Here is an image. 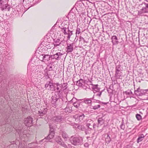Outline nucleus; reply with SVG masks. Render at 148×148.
I'll use <instances>...</instances> for the list:
<instances>
[{
  "instance_id": "423d86ee",
  "label": "nucleus",
  "mask_w": 148,
  "mask_h": 148,
  "mask_svg": "<svg viewBox=\"0 0 148 148\" xmlns=\"http://www.w3.org/2000/svg\"><path fill=\"white\" fill-rule=\"evenodd\" d=\"M147 89L143 90L140 89V87L137 88L136 90H134V93L137 96H142L147 95L148 94Z\"/></svg>"
},
{
  "instance_id": "3c124183",
  "label": "nucleus",
  "mask_w": 148,
  "mask_h": 148,
  "mask_svg": "<svg viewBox=\"0 0 148 148\" xmlns=\"http://www.w3.org/2000/svg\"><path fill=\"white\" fill-rule=\"evenodd\" d=\"M59 52H58L57 51V52L56 51H55L54 50H53V51H51V55H55V54H56V53H57Z\"/></svg>"
},
{
  "instance_id": "9d476101",
  "label": "nucleus",
  "mask_w": 148,
  "mask_h": 148,
  "mask_svg": "<svg viewBox=\"0 0 148 148\" xmlns=\"http://www.w3.org/2000/svg\"><path fill=\"white\" fill-rule=\"evenodd\" d=\"M32 118L30 116H28L25 119L24 123L26 126L30 127L32 125Z\"/></svg>"
},
{
  "instance_id": "052dcab7",
  "label": "nucleus",
  "mask_w": 148,
  "mask_h": 148,
  "mask_svg": "<svg viewBox=\"0 0 148 148\" xmlns=\"http://www.w3.org/2000/svg\"><path fill=\"white\" fill-rule=\"evenodd\" d=\"M34 0H28V3H29V2H30V3L32 2V3L33 2V1H34Z\"/></svg>"
},
{
  "instance_id": "4be33fe9",
  "label": "nucleus",
  "mask_w": 148,
  "mask_h": 148,
  "mask_svg": "<svg viewBox=\"0 0 148 148\" xmlns=\"http://www.w3.org/2000/svg\"><path fill=\"white\" fill-rule=\"evenodd\" d=\"M44 56V60H43V62H45L46 61H48L51 58V55L48 54H43Z\"/></svg>"
},
{
  "instance_id": "7ed1b4c3",
  "label": "nucleus",
  "mask_w": 148,
  "mask_h": 148,
  "mask_svg": "<svg viewBox=\"0 0 148 148\" xmlns=\"http://www.w3.org/2000/svg\"><path fill=\"white\" fill-rule=\"evenodd\" d=\"M64 84V83L62 84H59L58 83H55L54 89L53 91L57 93L58 97L60 98H61L63 96V93L62 90Z\"/></svg>"
},
{
  "instance_id": "58836bf2",
  "label": "nucleus",
  "mask_w": 148,
  "mask_h": 148,
  "mask_svg": "<svg viewBox=\"0 0 148 148\" xmlns=\"http://www.w3.org/2000/svg\"><path fill=\"white\" fill-rule=\"evenodd\" d=\"M85 117V116L84 115V114H82L81 115H80L78 116V119H79V120L81 121L82 120L84 119Z\"/></svg>"
},
{
  "instance_id": "c9c22d12",
  "label": "nucleus",
  "mask_w": 148,
  "mask_h": 148,
  "mask_svg": "<svg viewBox=\"0 0 148 148\" xmlns=\"http://www.w3.org/2000/svg\"><path fill=\"white\" fill-rule=\"evenodd\" d=\"M120 127L121 129L123 130H124L125 128V123L123 119H122L121 124L120 125Z\"/></svg>"
},
{
  "instance_id": "412c9836",
  "label": "nucleus",
  "mask_w": 148,
  "mask_h": 148,
  "mask_svg": "<svg viewBox=\"0 0 148 148\" xmlns=\"http://www.w3.org/2000/svg\"><path fill=\"white\" fill-rule=\"evenodd\" d=\"M62 42V41H60V39L58 38L54 39L53 44L54 47L59 46Z\"/></svg>"
},
{
  "instance_id": "4468645a",
  "label": "nucleus",
  "mask_w": 148,
  "mask_h": 148,
  "mask_svg": "<svg viewBox=\"0 0 148 148\" xmlns=\"http://www.w3.org/2000/svg\"><path fill=\"white\" fill-rule=\"evenodd\" d=\"M68 83H65L64 84L62 88V91L63 92L64 94L66 96L69 92V89L68 88Z\"/></svg>"
},
{
  "instance_id": "09e8293b",
  "label": "nucleus",
  "mask_w": 148,
  "mask_h": 148,
  "mask_svg": "<svg viewBox=\"0 0 148 148\" xmlns=\"http://www.w3.org/2000/svg\"><path fill=\"white\" fill-rule=\"evenodd\" d=\"M62 136L64 138H67L68 137V135L65 133H63L62 134Z\"/></svg>"
},
{
  "instance_id": "a211bd4d",
  "label": "nucleus",
  "mask_w": 148,
  "mask_h": 148,
  "mask_svg": "<svg viewBox=\"0 0 148 148\" xmlns=\"http://www.w3.org/2000/svg\"><path fill=\"white\" fill-rule=\"evenodd\" d=\"M59 27L61 29V31L63 33L69 28V26L64 23H62L61 26H59Z\"/></svg>"
},
{
  "instance_id": "393cba45",
  "label": "nucleus",
  "mask_w": 148,
  "mask_h": 148,
  "mask_svg": "<svg viewBox=\"0 0 148 148\" xmlns=\"http://www.w3.org/2000/svg\"><path fill=\"white\" fill-rule=\"evenodd\" d=\"M97 121V127H99L104 123L105 121L102 118L100 117L98 119Z\"/></svg>"
},
{
  "instance_id": "e2e57ef3",
  "label": "nucleus",
  "mask_w": 148,
  "mask_h": 148,
  "mask_svg": "<svg viewBox=\"0 0 148 148\" xmlns=\"http://www.w3.org/2000/svg\"><path fill=\"white\" fill-rule=\"evenodd\" d=\"M49 127L50 129H51V128H53V126L51 125H49Z\"/></svg>"
},
{
  "instance_id": "8fccbe9b",
  "label": "nucleus",
  "mask_w": 148,
  "mask_h": 148,
  "mask_svg": "<svg viewBox=\"0 0 148 148\" xmlns=\"http://www.w3.org/2000/svg\"><path fill=\"white\" fill-rule=\"evenodd\" d=\"M45 76L47 79L50 78V77L49 76L47 72H46L45 73Z\"/></svg>"
},
{
  "instance_id": "2eb2a0df",
  "label": "nucleus",
  "mask_w": 148,
  "mask_h": 148,
  "mask_svg": "<svg viewBox=\"0 0 148 148\" xmlns=\"http://www.w3.org/2000/svg\"><path fill=\"white\" fill-rule=\"evenodd\" d=\"M63 33L64 35H67V39L69 40L71 36L73 34V31L70 30L69 28L67 29Z\"/></svg>"
},
{
  "instance_id": "5701e85b",
  "label": "nucleus",
  "mask_w": 148,
  "mask_h": 148,
  "mask_svg": "<svg viewBox=\"0 0 148 148\" xmlns=\"http://www.w3.org/2000/svg\"><path fill=\"white\" fill-rule=\"evenodd\" d=\"M84 80L82 79H80L77 81L76 85L79 87H82L84 85Z\"/></svg>"
},
{
  "instance_id": "0eeeda50",
  "label": "nucleus",
  "mask_w": 148,
  "mask_h": 148,
  "mask_svg": "<svg viewBox=\"0 0 148 148\" xmlns=\"http://www.w3.org/2000/svg\"><path fill=\"white\" fill-rule=\"evenodd\" d=\"M92 100H95L96 101V102L99 103H102L103 104H104L105 105L107 104L108 103H105V102H101L99 100H97L95 99H94V98H92V97L90 98H85L84 99H80L79 100H83V102L85 103L90 105L91 104V103L92 102Z\"/></svg>"
},
{
  "instance_id": "ea45409f",
  "label": "nucleus",
  "mask_w": 148,
  "mask_h": 148,
  "mask_svg": "<svg viewBox=\"0 0 148 148\" xmlns=\"http://www.w3.org/2000/svg\"><path fill=\"white\" fill-rule=\"evenodd\" d=\"M34 66H31L30 64H28L27 66L28 70V71L31 70V71H33L34 69Z\"/></svg>"
},
{
  "instance_id": "e433bc0d",
  "label": "nucleus",
  "mask_w": 148,
  "mask_h": 148,
  "mask_svg": "<svg viewBox=\"0 0 148 148\" xmlns=\"http://www.w3.org/2000/svg\"><path fill=\"white\" fill-rule=\"evenodd\" d=\"M38 70H37V71L36 72L37 73H36V72L35 73L36 74V75L37 76V77H39L40 78L42 76L41 74L42 73L41 71L40 70L39 71V72H38Z\"/></svg>"
},
{
  "instance_id": "c756f323",
  "label": "nucleus",
  "mask_w": 148,
  "mask_h": 148,
  "mask_svg": "<svg viewBox=\"0 0 148 148\" xmlns=\"http://www.w3.org/2000/svg\"><path fill=\"white\" fill-rule=\"evenodd\" d=\"M116 64V70H122L121 69V65L120 64V62L119 60H118L116 63H115Z\"/></svg>"
},
{
  "instance_id": "473e14b6",
  "label": "nucleus",
  "mask_w": 148,
  "mask_h": 148,
  "mask_svg": "<svg viewBox=\"0 0 148 148\" xmlns=\"http://www.w3.org/2000/svg\"><path fill=\"white\" fill-rule=\"evenodd\" d=\"M81 33V29L77 27L76 29V37L75 39H76L77 37V40L78 39V38L79 36V35Z\"/></svg>"
},
{
  "instance_id": "69168bd1",
  "label": "nucleus",
  "mask_w": 148,
  "mask_h": 148,
  "mask_svg": "<svg viewBox=\"0 0 148 148\" xmlns=\"http://www.w3.org/2000/svg\"><path fill=\"white\" fill-rule=\"evenodd\" d=\"M84 112L86 113V114L88 113V112L86 110H84Z\"/></svg>"
},
{
  "instance_id": "680f3d73",
  "label": "nucleus",
  "mask_w": 148,
  "mask_h": 148,
  "mask_svg": "<svg viewBox=\"0 0 148 148\" xmlns=\"http://www.w3.org/2000/svg\"><path fill=\"white\" fill-rule=\"evenodd\" d=\"M125 148H132L130 145H127L125 147Z\"/></svg>"
},
{
  "instance_id": "37998d69",
  "label": "nucleus",
  "mask_w": 148,
  "mask_h": 148,
  "mask_svg": "<svg viewBox=\"0 0 148 148\" xmlns=\"http://www.w3.org/2000/svg\"><path fill=\"white\" fill-rule=\"evenodd\" d=\"M77 128L82 131H84L85 130L84 126L83 125H79V126Z\"/></svg>"
},
{
  "instance_id": "b1692460",
  "label": "nucleus",
  "mask_w": 148,
  "mask_h": 148,
  "mask_svg": "<svg viewBox=\"0 0 148 148\" xmlns=\"http://www.w3.org/2000/svg\"><path fill=\"white\" fill-rule=\"evenodd\" d=\"M122 70H116V73L115 74L116 77L117 79L120 78L122 75V73L121 71Z\"/></svg>"
},
{
  "instance_id": "cd10ccee",
  "label": "nucleus",
  "mask_w": 148,
  "mask_h": 148,
  "mask_svg": "<svg viewBox=\"0 0 148 148\" xmlns=\"http://www.w3.org/2000/svg\"><path fill=\"white\" fill-rule=\"evenodd\" d=\"M105 136H106L105 137V139L106 142L107 144H109L111 141V138L109 134L108 133L106 134Z\"/></svg>"
},
{
  "instance_id": "4c0bfd02",
  "label": "nucleus",
  "mask_w": 148,
  "mask_h": 148,
  "mask_svg": "<svg viewBox=\"0 0 148 148\" xmlns=\"http://www.w3.org/2000/svg\"><path fill=\"white\" fill-rule=\"evenodd\" d=\"M73 105L75 107H76L77 108L80 106L79 102V101H76L73 103Z\"/></svg>"
},
{
  "instance_id": "bf43d9fd",
  "label": "nucleus",
  "mask_w": 148,
  "mask_h": 148,
  "mask_svg": "<svg viewBox=\"0 0 148 148\" xmlns=\"http://www.w3.org/2000/svg\"><path fill=\"white\" fill-rule=\"evenodd\" d=\"M4 3L3 0H0V5Z\"/></svg>"
},
{
  "instance_id": "c03bdc74",
  "label": "nucleus",
  "mask_w": 148,
  "mask_h": 148,
  "mask_svg": "<svg viewBox=\"0 0 148 148\" xmlns=\"http://www.w3.org/2000/svg\"><path fill=\"white\" fill-rule=\"evenodd\" d=\"M136 117L138 121H140L142 118L141 116L140 115L138 114L136 115Z\"/></svg>"
},
{
  "instance_id": "f704fd0d",
  "label": "nucleus",
  "mask_w": 148,
  "mask_h": 148,
  "mask_svg": "<svg viewBox=\"0 0 148 148\" xmlns=\"http://www.w3.org/2000/svg\"><path fill=\"white\" fill-rule=\"evenodd\" d=\"M34 144V143H31L29 144L28 145V146L29 147L28 148H33V147H32L31 146H32V145ZM18 148H26L25 147H22V144H21L19 143V144Z\"/></svg>"
},
{
  "instance_id": "dca6fc26",
  "label": "nucleus",
  "mask_w": 148,
  "mask_h": 148,
  "mask_svg": "<svg viewBox=\"0 0 148 148\" xmlns=\"http://www.w3.org/2000/svg\"><path fill=\"white\" fill-rule=\"evenodd\" d=\"M74 43L67 44V47H66V51L68 53L72 52L73 50Z\"/></svg>"
},
{
  "instance_id": "6e6d98bb",
  "label": "nucleus",
  "mask_w": 148,
  "mask_h": 148,
  "mask_svg": "<svg viewBox=\"0 0 148 148\" xmlns=\"http://www.w3.org/2000/svg\"><path fill=\"white\" fill-rule=\"evenodd\" d=\"M79 41H83L84 39L82 36H80L79 37Z\"/></svg>"
},
{
  "instance_id": "49530a36",
  "label": "nucleus",
  "mask_w": 148,
  "mask_h": 148,
  "mask_svg": "<svg viewBox=\"0 0 148 148\" xmlns=\"http://www.w3.org/2000/svg\"><path fill=\"white\" fill-rule=\"evenodd\" d=\"M125 93L126 95H128L132 94V92L130 90H128L125 91Z\"/></svg>"
},
{
  "instance_id": "79ce46f5",
  "label": "nucleus",
  "mask_w": 148,
  "mask_h": 148,
  "mask_svg": "<svg viewBox=\"0 0 148 148\" xmlns=\"http://www.w3.org/2000/svg\"><path fill=\"white\" fill-rule=\"evenodd\" d=\"M56 142L59 144L62 141L61 138L59 136L56 137Z\"/></svg>"
},
{
  "instance_id": "a19ab883",
  "label": "nucleus",
  "mask_w": 148,
  "mask_h": 148,
  "mask_svg": "<svg viewBox=\"0 0 148 148\" xmlns=\"http://www.w3.org/2000/svg\"><path fill=\"white\" fill-rule=\"evenodd\" d=\"M70 125L73 127L74 128H77L79 126V124L75 123H71Z\"/></svg>"
},
{
  "instance_id": "7c9ffc66",
  "label": "nucleus",
  "mask_w": 148,
  "mask_h": 148,
  "mask_svg": "<svg viewBox=\"0 0 148 148\" xmlns=\"http://www.w3.org/2000/svg\"><path fill=\"white\" fill-rule=\"evenodd\" d=\"M103 91V90H102L101 91H100L99 92H95L94 93V95L92 97V98H95V97H98L99 98L101 96L102 93Z\"/></svg>"
},
{
  "instance_id": "bb28decb",
  "label": "nucleus",
  "mask_w": 148,
  "mask_h": 148,
  "mask_svg": "<svg viewBox=\"0 0 148 148\" xmlns=\"http://www.w3.org/2000/svg\"><path fill=\"white\" fill-rule=\"evenodd\" d=\"M62 119L60 116H57L54 117L52 119V121L55 122H58L60 121Z\"/></svg>"
},
{
  "instance_id": "0e129e2a",
  "label": "nucleus",
  "mask_w": 148,
  "mask_h": 148,
  "mask_svg": "<svg viewBox=\"0 0 148 148\" xmlns=\"http://www.w3.org/2000/svg\"><path fill=\"white\" fill-rule=\"evenodd\" d=\"M38 68H39V67H42V69L43 68V66L42 65H38Z\"/></svg>"
},
{
  "instance_id": "f257e3e1",
  "label": "nucleus",
  "mask_w": 148,
  "mask_h": 148,
  "mask_svg": "<svg viewBox=\"0 0 148 148\" xmlns=\"http://www.w3.org/2000/svg\"><path fill=\"white\" fill-rule=\"evenodd\" d=\"M139 7L140 8L138 11L139 15H146L148 14V1L146 0L145 2H142L139 5Z\"/></svg>"
},
{
  "instance_id": "f8f14e48",
  "label": "nucleus",
  "mask_w": 148,
  "mask_h": 148,
  "mask_svg": "<svg viewBox=\"0 0 148 148\" xmlns=\"http://www.w3.org/2000/svg\"><path fill=\"white\" fill-rule=\"evenodd\" d=\"M47 109L46 108H41L38 111V116H43L46 114L47 112Z\"/></svg>"
},
{
  "instance_id": "aec40b11",
  "label": "nucleus",
  "mask_w": 148,
  "mask_h": 148,
  "mask_svg": "<svg viewBox=\"0 0 148 148\" xmlns=\"http://www.w3.org/2000/svg\"><path fill=\"white\" fill-rule=\"evenodd\" d=\"M11 8V7L8 4H6L1 7L0 8L2 11H9Z\"/></svg>"
},
{
  "instance_id": "9b49d317",
  "label": "nucleus",
  "mask_w": 148,
  "mask_h": 148,
  "mask_svg": "<svg viewBox=\"0 0 148 148\" xmlns=\"http://www.w3.org/2000/svg\"><path fill=\"white\" fill-rule=\"evenodd\" d=\"M62 55V53L60 52L56 53L54 55H51V59H54L56 60H60Z\"/></svg>"
},
{
  "instance_id": "338daca9",
  "label": "nucleus",
  "mask_w": 148,
  "mask_h": 148,
  "mask_svg": "<svg viewBox=\"0 0 148 148\" xmlns=\"http://www.w3.org/2000/svg\"><path fill=\"white\" fill-rule=\"evenodd\" d=\"M136 80L137 81H138V82H139V83H140V82H141V81H140V79L138 80V79H136Z\"/></svg>"
},
{
  "instance_id": "c85d7f7f",
  "label": "nucleus",
  "mask_w": 148,
  "mask_h": 148,
  "mask_svg": "<svg viewBox=\"0 0 148 148\" xmlns=\"http://www.w3.org/2000/svg\"><path fill=\"white\" fill-rule=\"evenodd\" d=\"M55 68L54 65L50 64L48 65L46 68V69L48 71H52Z\"/></svg>"
},
{
  "instance_id": "2f4dec72",
  "label": "nucleus",
  "mask_w": 148,
  "mask_h": 148,
  "mask_svg": "<svg viewBox=\"0 0 148 148\" xmlns=\"http://www.w3.org/2000/svg\"><path fill=\"white\" fill-rule=\"evenodd\" d=\"M72 111V108L71 107H67L65 108L64 112L66 113H71Z\"/></svg>"
},
{
  "instance_id": "603ef678",
  "label": "nucleus",
  "mask_w": 148,
  "mask_h": 148,
  "mask_svg": "<svg viewBox=\"0 0 148 148\" xmlns=\"http://www.w3.org/2000/svg\"><path fill=\"white\" fill-rule=\"evenodd\" d=\"M86 126L88 128L90 129H91V126L90 125V123H87L86 124Z\"/></svg>"
},
{
  "instance_id": "4d7b16f0",
  "label": "nucleus",
  "mask_w": 148,
  "mask_h": 148,
  "mask_svg": "<svg viewBox=\"0 0 148 148\" xmlns=\"http://www.w3.org/2000/svg\"><path fill=\"white\" fill-rule=\"evenodd\" d=\"M108 89L110 90L111 89V90H113V86L112 85H110Z\"/></svg>"
},
{
  "instance_id": "f03ea898",
  "label": "nucleus",
  "mask_w": 148,
  "mask_h": 148,
  "mask_svg": "<svg viewBox=\"0 0 148 148\" xmlns=\"http://www.w3.org/2000/svg\"><path fill=\"white\" fill-rule=\"evenodd\" d=\"M70 141L71 143L75 146L80 145L83 144V138L79 136H72Z\"/></svg>"
},
{
  "instance_id": "5fc2aeb1",
  "label": "nucleus",
  "mask_w": 148,
  "mask_h": 148,
  "mask_svg": "<svg viewBox=\"0 0 148 148\" xmlns=\"http://www.w3.org/2000/svg\"><path fill=\"white\" fill-rule=\"evenodd\" d=\"M107 90L108 92L109 93H110V94L112 93L113 92V90H111V89L110 90V89H108Z\"/></svg>"
},
{
  "instance_id": "a18cd8bd",
  "label": "nucleus",
  "mask_w": 148,
  "mask_h": 148,
  "mask_svg": "<svg viewBox=\"0 0 148 148\" xmlns=\"http://www.w3.org/2000/svg\"><path fill=\"white\" fill-rule=\"evenodd\" d=\"M59 144L65 148H67V145L62 141Z\"/></svg>"
},
{
  "instance_id": "39448f33",
  "label": "nucleus",
  "mask_w": 148,
  "mask_h": 148,
  "mask_svg": "<svg viewBox=\"0 0 148 148\" xmlns=\"http://www.w3.org/2000/svg\"><path fill=\"white\" fill-rule=\"evenodd\" d=\"M59 98H60L58 97L57 95L56 94H55L52 96L51 103L52 107L54 108H56L57 107L60 101Z\"/></svg>"
},
{
  "instance_id": "1a4fd4ad",
  "label": "nucleus",
  "mask_w": 148,
  "mask_h": 148,
  "mask_svg": "<svg viewBox=\"0 0 148 148\" xmlns=\"http://www.w3.org/2000/svg\"><path fill=\"white\" fill-rule=\"evenodd\" d=\"M84 4L81 1L77 2L75 7L76 8V10L78 12L82 11L83 10L84 7Z\"/></svg>"
},
{
  "instance_id": "774afa93",
  "label": "nucleus",
  "mask_w": 148,
  "mask_h": 148,
  "mask_svg": "<svg viewBox=\"0 0 148 148\" xmlns=\"http://www.w3.org/2000/svg\"><path fill=\"white\" fill-rule=\"evenodd\" d=\"M96 125L95 123H94L93 125V128H95V126Z\"/></svg>"
},
{
  "instance_id": "864d4df0",
  "label": "nucleus",
  "mask_w": 148,
  "mask_h": 148,
  "mask_svg": "<svg viewBox=\"0 0 148 148\" xmlns=\"http://www.w3.org/2000/svg\"><path fill=\"white\" fill-rule=\"evenodd\" d=\"M40 0H34L33 3L34 4L35 3H38L40 2Z\"/></svg>"
},
{
  "instance_id": "13d9d810",
  "label": "nucleus",
  "mask_w": 148,
  "mask_h": 148,
  "mask_svg": "<svg viewBox=\"0 0 148 148\" xmlns=\"http://www.w3.org/2000/svg\"><path fill=\"white\" fill-rule=\"evenodd\" d=\"M84 146L85 147H88L89 146V144L87 143H86L84 144Z\"/></svg>"
},
{
  "instance_id": "6e6552de",
  "label": "nucleus",
  "mask_w": 148,
  "mask_h": 148,
  "mask_svg": "<svg viewBox=\"0 0 148 148\" xmlns=\"http://www.w3.org/2000/svg\"><path fill=\"white\" fill-rule=\"evenodd\" d=\"M50 80L47 82L45 85V87L46 89L49 90L53 91L55 86V83H53Z\"/></svg>"
},
{
  "instance_id": "6ab92c4d",
  "label": "nucleus",
  "mask_w": 148,
  "mask_h": 148,
  "mask_svg": "<svg viewBox=\"0 0 148 148\" xmlns=\"http://www.w3.org/2000/svg\"><path fill=\"white\" fill-rule=\"evenodd\" d=\"M111 40L113 45H116L119 44L118 39L116 36L114 35L112 36L111 38Z\"/></svg>"
},
{
  "instance_id": "a878e982",
  "label": "nucleus",
  "mask_w": 148,
  "mask_h": 148,
  "mask_svg": "<svg viewBox=\"0 0 148 148\" xmlns=\"http://www.w3.org/2000/svg\"><path fill=\"white\" fill-rule=\"evenodd\" d=\"M138 138L137 140V142L139 143L142 141L145 137V136L143 134H139L138 135Z\"/></svg>"
},
{
  "instance_id": "72a5a7b5",
  "label": "nucleus",
  "mask_w": 148,
  "mask_h": 148,
  "mask_svg": "<svg viewBox=\"0 0 148 148\" xmlns=\"http://www.w3.org/2000/svg\"><path fill=\"white\" fill-rule=\"evenodd\" d=\"M101 106L100 105H96L95 106H90V108L91 109H93L94 110H96L100 108Z\"/></svg>"
},
{
  "instance_id": "20e7f679",
  "label": "nucleus",
  "mask_w": 148,
  "mask_h": 148,
  "mask_svg": "<svg viewBox=\"0 0 148 148\" xmlns=\"http://www.w3.org/2000/svg\"><path fill=\"white\" fill-rule=\"evenodd\" d=\"M49 134L44 139L42 140L41 142H52V141L51 139L54 136L55 134V132L53 128H51L49 130Z\"/></svg>"
},
{
  "instance_id": "ddd939ff",
  "label": "nucleus",
  "mask_w": 148,
  "mask_h": 148,
  "mask_svg": "<svg viewBox=\"0 0 148 148\" xmlns=\"http://www.w3.org/2000/svg\"><path fill=\"white\" fill-rule=\"evenodd\" d=\"M91 85L92 88L93 90L94 93L95 92H97L99 91L100 90V88L98 87L99 85L98 84H90Z\"/></svg>"
},
{
  "instance_id": "de8ad7c7",
  "label": "nucleus",
  "mask_w": 148,
  "mask_h": 148,
  "mask_svg": "<svg viewBox=\"0 0 148 148\" xmlns=\"http://www.w3.org/2000/svg\"><path fill=\"white\" fill-rule=\"evenodd\" d=\"M44 55L43 54H42L40 55L39 57V59L40 60H41L42 62H43V60H44L43 57Z\"/></svg>"
},
{
  "instance_id": "f3484780",
  "label": "nucleus",
  "mask_w": 148,
  "mask_h": 148,
  "mask_svg": "<svg viewBox=\"0 0 148 148\" xmlns=\"http://www.w3.org/2000/svg\"><path fill=\"white\" fill-rule=\"evenodd\" d=\"M75 10H77L76 8L75 7V5L74 7L71 9V10L69 12L68 16H69L70 18H71L72 16H74V18H75Z\"/></svg>"
}]
</instances>
